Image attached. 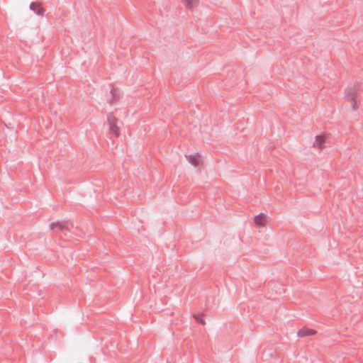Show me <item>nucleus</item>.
<instances>
[{
    "mask_svg": "<svg viewBox=\"0 0 363 363\" xmlns=\"http://www.w3.org/2000/svg\"><path fill=\"white\" fill-rule=\"evenodd\" d=\"M360 89V85L357 83L352 87H348L345 90V99L351 103L352 108L354 111H356L358 108L357 104V98L358 91Z\"/></svg>",
    "mask_w": 363,
    "mask_h": 363,
    "instance_id": "f257e3e1",
    "label": "nucleus"
},
{
    "mask_svg": "<svg viewBox=\"0 0 363 363\" xmlns=\"http://www.w3.org/2000/svg\"><path fill=\"white\" fill-rule=\"evenodd\" d=\"M50 230L55 231L56 233H59L60 236L62 235L65 236L67 235V233L70 231L67 225V223H52L50 225Z\"/></svg>",
    "mask_w": 363,
    "mask_h": 363,
    "instance_id": "f03ea898",
    "label": "nucleus"
},
{
    "mask_svg": "<svg viewBox=\"0 0 363 363\" xmlns=\"http://www.w3.org/2000/svg\"><path fill=\"white\" fill-rule=\"evenodd\" d=\"M30 9L38 16H43L45 11V10L41 6V4L39 2H32L30 4Z\"/></svg>",
    "mask_w": 363,
    "mask_h": 363,
    "instance_id": "7ed1b4c3",
    "label": "nucleus"
},
{
    "mask_svg": "<svg viewBox=\"0 0 363 363\" xmlns=\"http://www.w3.org/2000/svg\"><path fill=\"white\" fill-rule=\"evenodd\" d=\"M297 334L300 337H305L316 334V330L307 328H303L298 331Z\"/></svg>",
    "mask_w": 363,
    "mask_h": 363,
    "instance_id": "20e7f679",
    "label": "nucleus"
},
{
    "mask_svg": "<svg viewBox=\"0 0 363 363\" xmlns=\"http://www.w3.org/2000/svg\"><path fill=\"white\" fill-rule=\"evenodd\" d=\"M325 140V138L323 135H317L313 146L318 149H322L324 147Z\"/></svg>",
    "mask_w": 363,
    "mask_h": 363,
    "instance_id": "39448f33",
    "label": "nucleus"
},
{
    "mask_svg": "<svg viewBox=\"0 0 363 363\" xmlns=\"http://www.w3.org/2000/svg\"><path fill=\"white\" fill-rule=\"evenodd\" d=\"M186 8L191 9L196 7L199 4V0H181Z\"/></svg>",
    "mask_w": 363,
    "mask_h": 363,
    "instance_id": "423d86ee",
    "label": "nucleus"
},
{
    "mask_svg": "<svg viewBox=\"0 0 363 363\" xmlns=\"http://www.w3.org/2000/svg\"><path fill=\"white\" fill-rule=\"evenodd\" d=\"M266 216L261 213L254 218V221L257 225L263 226L266 222Z\"/></svg>",
    "mask_w": 363,
    "mask_h": 363,
    "instance_id": "0eeeda50",
    "label": "nucleus"
},
{
    "mask_svg": "<svg viewBox=\"0 0 363 363\" xmlns=\"http://www.w3.org/2000/svg\"><path fill=\"white\" fill-rule=\"evenodd\" d=\"M109 130L111 133H112L115 137H118L120 135L119 128L116 124H112L111 125H109Z\"/></svg>",
    "mask_w": 363,
    "mask_h": 363,
    "instance_id": "6e6552de",
    "label": "nucleus"
},
{
    "mask_svg": "<svg viewBox=\"0 0 363 363\" xmlns=\"http://www.w3.org/2000/svg\"><path fill=\"white\" fill-rule=\"evenodd\" d=\"M186 157L188 159V161L194 166L196 167L199 165V160L197 159V157L196 156L189 155L186 156Z\"/></svg>",
    "mask_w": 363,
    "mask_h": 363,
    "instance_id": "1a4fd4ad",
    "label": "nucleus"
},
{
    "mask_svg": "<svg viewBox=\"0 0 363 363\" xmlns=\"http://www.w3.org/2000/svg\"><path fill=\"white\" fill-rule=\"evenodd\" d=\"M107 118H108V123L109 125H111L112 124H116L117 122V118L114 116L113 113H108Z\"/></svg>",
    "mask_w": 363,
    "mask_h": 363,
    "instance_id": "9d476101",
    "label": "nucleus"
},
{
    "mask_svg": "<svg viewBox=\"0 0 363 363\" xmlns=\"http://www.w3.org/2000/svg\"><path fill=\"white\" fill-rule=\"evenodd\" d=\"M111 102H114L119 99V96L117 95L116 91L115 89H111Z\"/></svg>",
    "mask_w": 363,
    "mask_h": 363,
    "instance_id": "9b49d317",
    "label": "nucleus"
},
{
    "mask_svg": "<svg viewBox=\"0 0 363 363\" xmlns=\"http://www.w3.org/2000/svg\"><path fill=\"white\" fill-rule=\"evenodd\" d=\"M194 318H195V319H196L198 322L201 323V324H203V325H204V324H205L204 320H203L202 318H200L199 317V315H194Z\"/></svg>",
    "mask_w": 363,
    "mask_h": 363,
    "instance_id": "f8f14e48",
    "label": "nucleus"
}]
</instances>
